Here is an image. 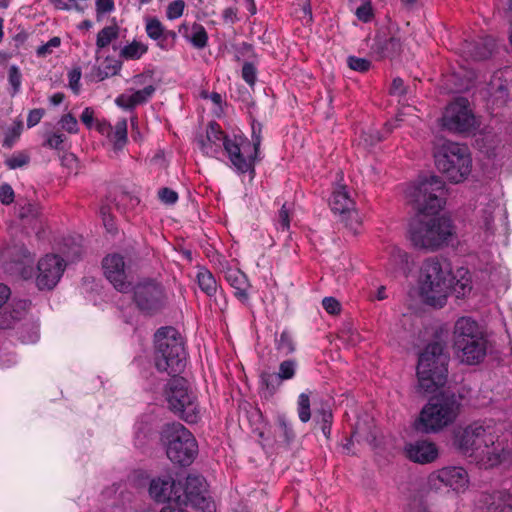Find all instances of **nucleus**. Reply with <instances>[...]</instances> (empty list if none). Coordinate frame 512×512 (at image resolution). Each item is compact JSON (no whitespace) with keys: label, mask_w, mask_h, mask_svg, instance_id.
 Wrapping results in <instances>:
<instances>
[{"label":"nucleus","mask_w":512,"mask_h":512,"mask_svg":"<svg viewBox=\"0 0 512 512\" xmlns=\"http://www.w3.org/2000/svg\"><path fill=\"white\" fill-rule=\"evenodd\" d=\"M445 193V184L438 176L422 179L406 189L407 198L419 211L409 227V239L415 248L434 252L452 241L455 235L452 221L444 216L428 217L443 208Z\"/></svg>","instance_id":"nucleus-1"},{"label":"nucleus","mask_w":512,"mask_h":512,"mask_svg":"<svg viewBox=\"0 0 512 512\" xmlns=\"http://www.w3.org/2000/svg\"><path fill=\"white\" fill-rule=\"evenodd\" d=\"M261 125L252 124L251 141L247 138L226 135L218 123L210 122L206 129V137L198 140L200 150L209 157H217L223 149L238 174H255V163L260 160Z\"/></svg>","instance_id":"nucleus-2"},{"label":"nucleus","mask_w":512,"mask_h":512,"mask_svg":"<svg viewBox=\"0 0 512 512\" xmlns=\"http://www.w3.org/2000/svg\"><path fill=\"white\" fill-rule=\"evenodd\" d=\"M498 437L493 420L475 421L456 436V444L464 454L493 461L499 458V450L495 447Z\"/></svg>","instance_id":"nucleus-3"},{"label":"nucleus","mask_w":512,"mask_h":512,"mask_svg":"<svg viewBox=\"0 0 512 512\" xmlns=\"http://www.w3.org/2000/svg\"><path fill=\"white\" fill-rule=\"evenodd\" d=\"M451 267L437 257L426 259L420 269L419 292L424 302L434 307H443L450 292Z\"/></svg>","instance_id":"nucleus-4"},{"label":"nucleus","mask_w":512,"mask_h":512,"mask_svg":"<svg viewBox=\"0 0 512 512\" xmlns=\"http://www.w3.org/2000/svg\"><path fill=\"white\" fill-rule=\"evenodd\" d=\"M448 355L438 342L427 345L419 355L417 365L418 388L424 393H434L445 385L448 374Z\"/></svg>","instance_id":"nucleus-5"},{"label":"nucleus","mask_w":512,"mask_h":512,"mask_svg":"<svg viewBox=\"0 0 512 512\" xmlns=\"http://www.w3.org/2000/svg\"><path fill=\"white\" fill-rule=\"evenodd\" d=\"M155 365L173 377L185 368L186 351L181 335L173 327H162L155 333Z\"/></svg>","instance_id":"nucleus-6"},{"label":"nucleus","mask_w":512,"mask_h":512,"mask_svg":"<svg viewBox=\"0 0 512 512\" xmlns=\"http://www.w3.org/2000/svg\"><path fill=\"white\" fill-rule=\"evenodd\" d=\"M454 347L462 363H480L487 351V340L476 321L469 317L458 319L454 326Z\"/></svg>","instance_id":"nucleus-7"},{"label":"nucleus","mask_w":512,"mask_h":512,"mask_svg":"<svg viewBox=\"0 0 512 512\" xmlns=\"http://www.w3.org/2000/svg\"><path fill=\"white\" fill-rule=\"evenodd\" d=\"M460 403L455 395H439L431 398L422 408L415 428L423 433H436L454 422Z\"/></svg>","instance_id":"nucleus-8"},{"label":"nucleus","mask_w":512,"mask_h":512,"mask_svg":"<svg viewBox=\"0 0 512 512\" xmlns=\"http://www.w3.org/2000/svg\"><path fill=\"white\" fill-rule=\"evenodd\" d=\"M161 440L167 457L174 464L189 466L198 454V444L193 434L181 423L166 424L161 432Z\"/></svg>","instance_id":"nucleus-9"},{"label":"nucleus","mask_w":512,"mask_h":512,"mask_svg":"<svg viewBox=\"0 0 512 512\" xmlns=\"http://www.w3.org/2000/svg\"><path fill=\"white\" fill-rule=\"evenodd\" d=\"M165 397L169 409L180 419L189 424L197 423L201 419L202 411L197 396L186 379L172 377L167 383Z\"/></svg>","instance_id":"nucleus-10"},{"label":"nucleus","mask_w":512,"mask_h":512,"mask_svg":"<svg viewBox=\"0 0 512 512\" xmlns=\"http://www.w3.org/2000/svg\"><path fill=\"white\" fill-rule=\"evenodd\" d=\"M437 169L451 182L463 181L471 172L472 160L465 146L445 142L434 155Z\"/></svg>","instance_id":"nucleus-11"},{"label":"nucleus","mask_w":512,"mask_h":512,"mask_svg":"<svg viewBox=\"0 0 512 512\" xmlns=\"http://www.w3.org/2000/svg\"><path fill=\"white\" fill-rule=\"evenodd\" d=\"M133 302L141 313L152 316L165 307L167 295L160 283L143 280L133 287Z\"/></svg>","instance_id":"nucleus-12"},{"label":"nucleus","mask_w":512,"mask_h":512,"mask_svg":"<svg viewBox=\"0 0 512 512\" xmlns=\"http://www.w3.org/2000/svg\"><path fill=\"white\" fill-rule=\"evenodd\" d=\"M206 481L201 476L189 475L180 490L181 503L201 512H216L215 502L207 496Z\"/></svg>","instance_id":"nucleus-13"},{"label":"nucleus","mask_w":512,"mask_h":512,"mask_svg":"<svg viewBox=\"0 0 512 512\" xmlns=\"http://www.w3.org/2000/svg\"><path fill=\"white\" fill-rule=\"evenodd\" d=\"M475 125V117L465 98H458L450 103L442 116V126L454 133L471 132Z\"/></svg>","instance_id":"nucleus-14"},{"label":"nucleus","mask_w":512,"mask_h":512,"mask_svg":"<svg viewBox=\"0 0 512 512\" xmlns=\"http://www.w3.org/2000/svg\"><path fill=\"white\" fill-rule=\"evenodd\" d=\"M468 483V474L462 467L448 466L429 474L426 485L429 490L435 492L447 487L459 493L468 487Z\"/></svg>","instance_id":"nucleus-15"},{"label":"nucleus","mask_w":512,"mask_h":512,"mask_svg":"<svg viewBox=\"0 0 512 512\" xmlns=\"http://www.w3.org/2000/svg\"><path fill=\"white\" fill-rule=\"evenodd\" d=\"M66 269V261L56 254H46L37 263L35 283L40 290H52Z\"/></svg>","instance_id":"nucleus-16"},{"label":"nucleus","mask_w":512,"mask_h":512,"mask_svg":"<svg viewBox=\"0 0 512 512\" xmlns=\"http://www.w3.org/2000/svg\"><path fill=\"white\" fill-rule=\"evenodd\" d=\"M331 210L339 214L346 226L356 231L360 226V216L355 208V202L351 198L347 187L343 184H337L332 191L329 199Z\"/></svg>","instance_id":"nucleus-17"},{"label":"nucleus","mask_w":512,"mask_h":512,"mask_svg":"<svg viewBox=\"0 0 512 512\" xmlns=\"http://www.w3.org/2000/svg\"><path fill=\"white\" fill-rule=\"evenodd\" d=\"M102 267L104 275L115 289L122 293L129 290L130 283L127 281L128 266L122 255L117 253L107 255L102 261Z\"/></svg>","instance_id":"nucleus-18"},{"label":"nucleus","mask_w":512,"mask_h":512,"mask_svg":"<svg viewBox=\"0 0 512 512\" xmlns=\"http://www.w3.org/2000/svg\"><path fill=\"white\" fill-rule=\"evenodd\" d=\"M180 490L182 483L175 481L172 476L165 475L153 479L150 483V496L157 502H168V504L181 503Z\"/></svg>","instance_id":"nucleus-19"},{"label":"nucleus","mask_w":512,"mask_h":512,"mask_svg":"<svg viewBox=\"0 0 512 512\" xmlns=\"http://www.w3.org/2000/svg\"><path fill=\"white\" fill-rule=\"evenodd\" d=\"M404 451L409 460L420 464L431 463L438 457L436 445L427 440H417L407 443Z\"/></svg>","instance_id":"nucleus-20"},{"label":"nucleus","mask_w":512,"mask_h":512,"mask_svg":"<svg viewBox=\"0 0 512 512\" xmlns=\"http://www.w3.org/2000/svg\"><path fill=\"white\" fill-rule=\"evenodd\" d=\"M145 30L148 37L157 41V45L164 50L170 49L177 37L176 32L165 29L157 18L147 19Z\"/></svg>","instance_id":"nucleus-21"},{"label":"nucleus","mask_w":512,"mask_h":512,"mask_svg":"<svg viewBox=\"0 0 512 512\" xmlns=\"http://www.w3.org/2000/svg\"><path fill=\"white\" fill-rule=\"evenodd\" d=\"M156 88L153 84H147L140 90H127L120 94L115 103L123 109H133L134 107L146 103L155 93Z\"/></svg>","instance_id":"nucleus-22"},{"label":"nucleus","mask_w":512,"mask_h":512,"mask_svg":"<svg viewBox=\"0 0 512 512\" xmlns=\"http://www.w3.org/2000/svg\"><path fill=\"white\" fill-rule=\"evenodd\" d=\"M224 277L234 289V296L242 303H247L249 300L248 290L250 288L247 276L241 270L230 267L225 270Z\"/></svg>","instance_id":"nucleus-23"},{"label":"nucleus","mask_w":512,"mask_h":512,"mask_svg":"<svg viewBox=\"0 0 512 512\" xmlns=\"http://www.w3.org/2000/svg\"><path fill=\"white\" fill-rule=\"evenodd\" d=\"M495 47V40L490 36H485L476 41H466L463 51L474 60H484L493 53Z\"/></svg>","instance_id":"nucleus-24"},{"label":"nucleus","mask_w":512,"mask_h":512,"mask_svg":"<svg viewBox=\"0 0 512 512\" xmlns=\"http://www.w3.org/2000/svg\"><path fill=\"white\" fill-rule=\"evenodd\" d=\"M388 264L387 270L391 274H403L407 275L411 270L409 255L407 252L401 250L396 246H390L388 248Z\"/></svg>","instance_id":"nucleus-25"},{"label":"nucleus","mask_w":512,"mask_h":512,"mask_svg":"<svg viewBox=\"0 0 512 512\" xmlns=\"http://www.w3.org/2000/svg\"><path fill=\"white\" fill-rule=\"evenodd\" d=\"M479 502L481 508H486V512H512L511 504L507 503L502 493L483 494Z\"/></svg>","instance_id":"nucleus-26"},{"label":"nucleus","mask_w":512,"mask_h":512,"mask_svg":"<svg viewBox=\"0 0 512 512\" xmlns=\"http://www.w3.org/2000/svg\"><path fill=\"white\" fill-rule=\"evenodd\" d=\"M497 208L498 205L492 201L478 211L477 224L487 237L494 234V213Z\"/></svg>","instance_id":"nucleus-27"},{"label":"nucleus","mask_w":512,"mask_h":512,"mask_svg":"<svg viewBox=\"0 0 512 512\" xmlns=\"http://www.w3.org/2000/svg\"><path fill=\"white\" fill-rule=\"evenodd\" d=\"M457 279L454 283L452 281L455 279L450 275V291H452L457 298L465 297L468 293H470L471 286V278L467 270L460 269L457 271Z\"/></svg>","instance_id":"nucleus-28"},{"label":"nucleus","mask_w":512,"mask_h":512,"mask_svg":"<svg viewBox=\"0 0 512 512\" xmlns=\"http://www.w3.org/2000/svg\"><path fill=\"white\" fill-rule=\"evenodd\" d=\"M197 283L202 292L208 297L216 295L218 284L214 275L205 267H199L196 275Z\"/></svg>","instance_id":"nucleus-29"},{"label":"nucleus","mask_w":512,"mask_h":512,"mask_svg":"<svg viewBox=\"0 0 512 512\" xmlns=\"http://www.w3.org/2000/svg\"><path fill=\"white\" fill-rule=\"evenodd\" d=\"M121 69V62L118 60L107 57L102 65L95 66L92 70V76L96 81H103L104 79L116 75Z\"/></svg>","instance_id":"nucleus-30"},{"label":"nucleus","mask_w":512,"mask_h":512,"mask_svg":"<svg viewBox=\"0 0 512 512\" xmlns=\"http://www.w3.org/2000/svg\"><path fill=\"white\" fill-rule=\"evenodd\" d=\"M185 38L197 49H203L208 42V35L205 28L198 23H194L190 31H186Z\"/></svg>","instance_id":"nucleus-31"},{"label":"nucleus","mask_w":512,"mask_h":512,"mask_svg":"<svg viewBox=\"0 0 512 512\" xmlns=\"http://www.w3.org/2000/svg\"><path fill=\"white\" fill-rule=\"evenodd\" d=\"M148 51V46L137 40L125 45L120 51V57L125 60H138Z\"/></svg>","instance_id":"nucleus-32"},{"label":"nucleus","mask_w":512,"mask_h":512,"mask_svg":"<svg viewBox=\"0 0 512 512\" xmlns=\"http://www.w3.org/2000/svg\"><path fill=\"white\" fill-rule=\"evenodd\" d=\"M119 36V29L116 25L106 26L100 30L96 38L97 52L107 47L113 40Z\"/></svg>","instance_id":"nucleus-33"},{"label":"nucleus","mask_w":512,"mask_h":512,"mask_svg":"<svg viewBox=\"0 0 512 512\" xmlns=\"http://www.w3.org/2000/svg\"><path fill=\"white\" fill-rule=\"evenodd\" d=\"M490 96L492 105L500 107L506 104L509 98L507 87L502 84L491 83L490 85Z\"/></svg>","instance_id":"nucleus-34"},{"label":"nucleus","mask_w":512,"mask_h":512,"mask_svg":"<svg viewBox=\"0 0 512 512\" xmlns=\"http://www.w3.org/2000/svg\"><path fill=\"white\" fill-rule=\"evenodd\" d=\"M140 203L138 196L130 192H121L116 199V207L119 211L125 212L127 210H133Z\"/></svg>","instance_id":"nucleus-35"},{"label":"nucleus","mask_w":512,"mask_h":512,"mask_svg":"<svg viewBox=\"0 0 512 512\" xmlns=\"http://www.w3.org/2000/svg\"><path fill=\"white\" fill-rule=\"evenodd\" d=\"M116 148H122L127 141V120L125 118L117 121L110 136Z\"/></svg>","instance_id":"nucleus-36"},{"label":"nucleus","mask_w":512,"mask_h":512,"mask_svg":"<svg viewBox=\"0 0 512 512\" xmlns=\"http://www.w3.org/2000/svg\"><path fill=\"white\" fill-rule=\"evenodd\" d=\"M8 83L10 85L9 94L14 97L21 90L22 73L18 66L11 65L8 68Z\"/></svg>","instance_id":"nucleus-37"},{"label":"nucleus","mask_w":512,"mask_h":512,"mask_svg":"<svg viewBox=\"0 0 512 512\" xmlns=\"http://www.w3.org/2000/svg\"><path fill=\"white\" fill-rule=\"evenodd\" d=\"M297 412L301 422L306 423L310 420V397L307 393H301L298 396Z\"/></svg>","instance_id":"nucleus-38"},{"label":"nucleus","mask_w":512,"mask_h":512,"mask_svg":"<svg viewBox=\"0 0 512 512\" xmlns=\"http://www.w3.org/2000/svg\"><path fill=\"white\" fill-rule=\"evenodd\" d=\"M22 128L21 121L14 122L13 125L8 127L4 134L3 147L11 148L20 137Z\"/></svg>","instance_id":"nucleus-39"},{"label":"nucleus","mask_w":512,"mask_h":512,"mask_svg":"<svg viewBox=\"0 0 512 512\" xmlns=\"http://www.w3.org/2000/svg\"><path fill=\"white\" fill-rule=\"evenodd\" d=\"M275 345L276 349L284 356L291 354L295 350L293 339L287 331H283L280 334V337L276 339Z\"/></svg>","instance_id":"nucleus-40"},{"label":"nucleus","mask_w":512,"mask_h":512,"mask_svg":"<svg viewBox=\"0 0 512 512\" xmlns=\"http://www.w3.org/2000/svg\"><path fill=\"white\" fill-rule=\"evenodd\" d=\"M297 363L293 359H288L280 363L277 378L280 381L290 380L296 374Z\"/></svg>","instance_id":"nucleus-41"},{"label":"nucleus","mask_w":512,"mask_h":512,"mask_svg":"<svg viewBox=\"0 0 512 512\" xmlns=\"http://www.w3.org/2000/svg\"><path fill=\"white\" fill-rule=\"evenodd\" d=\"M30 162V156L26 152H15L9 158L5 160V165L11 169H18L28 165Z\"/></svg>","instance_id":"nucleus-42"},{"label":"nucleus","mask_w":512,"mask_h":512,"mask_svg":"<svg viewBox=\"0 0 512 512\" xmlns=\"http://www.w3.org/2000/svg\"><path fill=\"white\" fill-rule=\"evenodd\" d=\"M277 423L281 430V435L284 437V440L287 443H290L295 438V434L290 421L285 415H279L277 417Z\"/></svg>","instance_id":"nucleus-43"},{"label":"nucleus","mask_w":512,"mask_h":512,"mask_svg":"<svg viewBox=\"0 0 512 512\" xmlns=\"http://www.w3.org/2000/svg\"><path fill=\"white\" fill-rule=\"evenodd\" d=\"M348 66L358 72H366L371 67V62L365 58L349 56L347 59Z\"/></svg>","instance_id":"nucleus-44"},{"label":"nucleus","mask_w":512,"mask_h":512,"mask_svg":"<svg viewBox=\"0 0 512 512\" xmlns=\"http://www.w3.org/2000/svg\"><path fill=\"white\" fill-rule=\"evenodd\" d=\"M185 8V2L183 0L172 1L166 11L167 18L170 20L177 19L182 16Z\"/></svg>","instance_id":"nucleus-45"},{"label":"nucleus","mask_w":512,"mask_h":512,"mask_svg":"<svg viewBox=\"0 0 512 512\" xmlns=\"http://www.w3.org/2000/svg\"><path fill=\"white\" fill-rule=\"evenodd\" d=\"M61 44V40L59 37H52L47 43L39 46L36 50V54L38 57H46L50 55L54 48L59 47Z\"/></svg>","instance_id":"nucleus-46"},{"label":"nucleus","mask_w":512,"mask_h":512,"mask_svg":"<svg viewBox=\"0 0 512 512\" xmlns=\"http://www.w3.org/2000/svg\"><path fill=\"white\" fill-rule=\"evenodd\" d=\"M61 128L71 134H75L78 132V122L77 119L72 114H66L62 116L59 121Z\"/></svg>","instance_id":"nucleus-47"},{"label":"nucleus","mask_w":512,"mask_h":512,"mask_svg":"<svg viewBox=\"0 0 512 512\" xmlns=\"http://www.w3.org/2000/svg\"><path fill=\"white\" fill-rule=\"evenodd\" d=\"M355 15L360 21L364 23L371 21L373 18V9L371 2L368 4H360L355 10Z\"/></svg>","instance_id":"nucleus-48"},{"label":"nucleus","mask_w":512,"mask_h":512,"mask_svg":"<svg viewBox=\"0 0 512 512\" xmlns=\"http://www.w3.org/2000/svg\"><path fill=\"white\" fill-rule=\"evenodd\" d=\"M38 215V207L30 202L24 203V205L19 207L18 216L21 219H33Z\"/></svg>","instance_id":"nucleus-49"},{"label":"nucleus","mask_w":512,"mask_h":512,"mask_svg":"<svg viewBox=\"0 0 512 512\" xmlns=\"http://www.w3.org/2000/svg\"><path fill=\"white\" fill-rule=\"evenodd\" d=\"M80 79H81L80 68H74L68 72V85H69V88L75 94H78L80 91Z\"/></svg>","instance_id":"nucleus-50"},{"label":"nucleus","mask_w":512,"mask_h":512,"mask_svg":"<svg viewBox=\"0 0 512 512\" xmlns=\"http://www.w3.org/2000/svg\"><path fill=\"white\" fill-rule=\"evenodd\" d=\"M242 78L250 86H253L255 84L257 79L256 68L252 63H244L242 67Z\"/></svg>","instance_id":"nucleus-51"},{"label":"nucleus","mask_w":512,"mask_h":512,"mask_svg":"<svg viewBox=\"0 0 512 512\" xmlns=\"http://www.w3.org/2000/svg\"><path fill=\"white\" fill-rule=\"evenodd\" d=\"M159 199L167 205H173L178 200V194L170 188H162L158 192Z\"/></svg>","instance_id":"nucleus-52"},{"label":"nucleus","mask_w":512,"mask_h":512,"mask_svg":"<svg viewBox=\"0 0 512 512\" xmlns=\"http://www.w3.org/2000/svg\"><path fill=\"white\" fill-rule=\"evenodd\" d=\"M319 414L321 416V423H322L321 430L326 437H329V435L331 433L332 412L330 410L322 409L319 412Z\"/></svg>","instance_id":"nucleus-53"},{"label":"nucleus","mask_w":512,"mask_h":512,"mask_svg":"<svg viewBox=\"0 0 512 512\" xmlns=\"http://www.w3.org/2000/svg\"><path fill=\"white\" fill-rule=\"evenodd\" d=\"M401 47L402 44L400 39L396 37H391L388 41H386L384 45V50L388 56L393 57L400 53Z\"/></svg>","instance_id":"nucleus-54"},{"label":"nucleus","mask_w":512,"mask_h":512,"mask_svg":"<svg viewBox=\"0 0 512 512\" xmlns=\"http://www.w3.org/2000/svg\"><path fill=\"white\" fill-rule=\"evenodd\" d=\"M322 306L327 313L332 315L338 314L341 309L339 301L334 297H325L322 300Z\"/></svg>","instance_id":"nucleus-55"},{"label":"nucleus","mask_w":512,"mask_h":512,"mask_svg":"<svg viewBox=\"0 0 512 512\" xmlns=\"http://www.w3.org/2000/svg\"><path fill=\"white\" fill-rule=\"evenodd\" d=\"M14 201V191L12 187L5 183L0 186V202L9 205Z\"/></svg>","instance_id":"nucleus-56"},{"label":"nucleus","mask_w":512,"mask_h":512,"mask_svg":"<svg viewBox=\"0 0 512 512\" xmlns=\"http://www.w3.org/2000/svg\"><path fill=\"white\" fill-rule=\"evenodd\" d=\"M277 225L278 229H281L282 231H288L290 228L289 213L285 205H283L279 211Z\"/></svg>","instance_id":"nucleus-57"},{"label":"nucleus","mask_w":512,"mask_h":512,"mask_svg":"<svg viewBox=\"0 0 512 512\" xmlns=\"http://www.w3.org/2000/svg\"><path fill=\"white\" fill-rule=\"evenodd\" d=\"M44 110L41 108L33 109L29 112L27 117V126L28 128H32L36 126L44 116Z\"/></svg>","instance_id":"nucleus-58"},{"label":"nucleus","mask_w":512,"mask_h":512,"mask_svg":"<svg viewBox=\"0 0 512 512\" xmlns=\"http://www.w3.org/2000/svg\"><path fill=\"white\" fill-rule=\"evenodd\" d=\"M64 142V136L60 133H52L48 135L45 144L52 149H59Z\"/></svg>","instance_id":"nucleus-59"},{"label":"nucleus","mask_w":512,"mask_h":512,"mask_svg":"<svg viewBox=\"0 0 512 512\" xmlns=\"http://www.w3.org/2000/svg\"><path fill=\"white\" fill-rule=\"evenodd\" d=\"M390 93L392 95H404L406 93V87L404 85V81L401 78L397 77L393 79Z\"/></svg>","instance_id":"nucleus-60"},{"label":"nucleus","mask_w":512,"mask_h":512,"mask_svg":"<svg viewBox=\"0 0 512 512\" xmlns=\"http://www.w3.org/2000/svg\"><path fill=\"white\" fill-rule=\"evenodd\" d=\"M113 0H96V9L98 13H107L113 10Z\"/></svg>","instance_id":"nucleus-61"},{"label":"nucleus","mask_w":512,"mask_h":512,"mask_svg":"<svg viewBox=\"0 0 512 512\" xmlns=\"http://www.w3.org/2000/svg\"><path fill=\"white\" fill-rule=\"evenodd\" d=\"M396 127L391 122H387L385 124V134H380L379 132H376L375 135H371L370 144L373 145L381 140H383L387 134H389L393 128Z\"/></svg>","instance_id":"nucleus-62"},{"label":"nucleus","mask_w":512,"mask_h":512,"mask_svg":"<svg viewBox=\"0 0 512 512\" xmlns=\"http://www.w3.org/2000/svg\"><path fill=\"white\" fill-rule=\"evenodd\" d=\"M81 121L88 127L91 128L94 119V111L92 108H85L80 117Z\"/></svg>","instance_id":"nucleus-63"},{"label":"nucleus","mask_w":512,"mask_h":512,"mask_svg":"<svg viewBox=\"0 0 512 512\" xmlns=\"http://www.w3.org/2000/svg\"><path fill=\"white\" fill-rule=\"evenodd\" d=\"M480 149L484 150L488 157L496 156L495 149L496 147H492L490 145L489 136H486L482 139V145H480Z\"/></svg>","instance_id":"nucleus-64"}]
</instances>
